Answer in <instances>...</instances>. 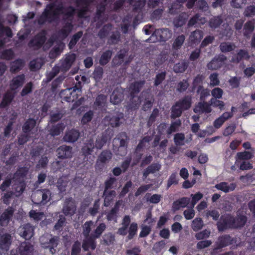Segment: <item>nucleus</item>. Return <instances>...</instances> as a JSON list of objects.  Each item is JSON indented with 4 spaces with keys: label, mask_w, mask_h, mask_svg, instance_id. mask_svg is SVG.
Here are the masks:
<instances>
[{
    "label": "nucleus",
    "mask_w": 255,
    "mask_h": 255,
    "mask_svg": "<svg viewBox=\"0 0 255 255\" xmlns=\"http://www.w3.org/2000/svg\"><path fill=\"white\" fill-rule=\"evenodd\" d=\"M237 157L238 159L239 160H249L253 157V154L250 151H244L238 152Z\"/></svg>",
    "instance_id": "nucleus-63"
},
{
    "label": "nucleus",
    "mask_w": 255,
    "mask_h": 255,
    "mask_svg": "<svg viewBox=\"0 0 255 255\" xmlns=\"http://www.w3.org/2000/svg\"><path fill=\"white\" fill-rule=\"evenodd\" d=\"M223 22L221 16L218 15L211 18L209 21V25L211 28H217Z\"/></svg>",
    "instance_id": "nucleus-53"
},
{
    "label": "nucleus",
    "mask_w": 255,
    "mask_h": 255,
    "mask_svg": "<svg viewBox=\"0 0 255 255\" xmlns=\"http://www.w3.org/2000/svg\"><path fill=\"white\" fill-rule=\"evenodd\" d=\"M113 28L111 23H107L104 25L98 33V36L101 39H105L111 33Z\"/></svg>",
    "instance_id": "nucleus-27"
},
{
    "label": "nucleus",
    "mask_w": 255,
    "mask_h": 255,
    "mask_svg": "<svg viewBox=\"0 0 255 255\" xmlns=\"http://www.w3.org/2000/svg\"><path fill=\"white\" fill-rule=\"evenodd\" d=\"M95 0H75V4L77 7H80L78 10L77 15L79 18L85 17L89 10L90 4Z\"/></svg>",
    "instance_id": "nucleus-9"
},
{
    "label": "nucleus",
    "mask_w": 255,
    "mask_h": 255,
    "mask_svg": "<svg viewBox=\"0 0 255 255\" xmlns=\"http://www.w3.org/2000/svg\"><path fill=\"white\" fill-rule=\"evenodd\" d=\"M79 136L80 132L78 130L75 129H72L71 130L66 132L64 136V139L66 141L74 142L78 139Z\"/></svg>",
    "instance_id": "nucleus-28"
},
{
    "label": "nucleus",
    "mask_w": 255,
    "mask_h": 255,
    "mask_svg": "<svg viewBox=\"0 0 255 255\" xmlns=\"http://www.w3.org/2000/svg\"><path fill=\"white\" fill-rule=\"evenodd\" d=\"M144 80H140L135 81L130 84L129 87L130 102L132 103L131 107L132 108H136L138 107L139 103L138 102L135 103H133L134 99L136 97V95L138 94L145 84Z\"/></svg>",
    "instance_id": "nucleus-4"
},
{
    "label": "nucleus",
    "mask_w": 255,
    "mask_h": 255,
    "mask_svg": "<svg viewBox=\"0 0 255 255\" xmlns=\"http://www.w3.org/2000/svg\"><path fill=\"white\" fill-rule=\"evenodd\" d=\"M161 165L158 163H153L149 165L143 172V178L146 179L149 174H153L159 171Z\"/></svg>",
    "instance_id": "nucleus-29"
},
{
    "label": "nucleus",
    "mask_w": 255,
    "mask_h": 255,
    "mask_svg": "<svg viewBox=\"0 0 255 255\" xmlns=\"http://www.w3.org/2000/svg\"><path fill=\"white\" fill-rule=\"evenodd\" d=\"M237 239L233 238L229 235H224L219 237L217 241L215 243L216 247L213 251H216L223 248L236 243Z\"/></svg>",
    "instance_id": "nucleus-8"
},
{
    "label": "nucleus",
    "mask_w": 255,
    "mask_h": 255,
    "mask_svg": "<svg viewBox=\"0 0 255 255\" xmlns=\"http://www.w3.org/2000/svg\"><path fill=\"white\" fill-rule=\"evenodd\" d=\"M173 140L176 146L184 145L185 144V135L183 133H177L174 134Z\"/></svg>",
    "instance_id": "nucleus-51"
},
{
    "label": "nucleus",
    "mask_w": 255,
    "mask_h": 255,
    "mask_svg": "<svg viewBox=\"0 0 255 255\" xmlns=\"http://www.w3.org/2000/svg\"><path fill=\"white\" fill-rule=\"evenodd\" d=\"M247 222L246 216L239 214L236 217L234 216V229H241L243 228Z\"/></svg>",
    "instance_id": "nucleus-26"
},
{
    "label": "nucleus",
    "mask_w": 255,
    "mask_h": 255,
    "mask_svg": "<svg viewBox=\"0 0 255 255\" xmlns=\"http://www.w3.org/2000/svg\"><path fill=\"white\" fill-rule=\"evenodd\" d=\"M23 66V62L20 59H17L11 64L10 71L11 73H16L21 70Z\"/></svg>",
    "instance_id": "nucleus-49"
},
{
    "label": "nucleus",
    "mask_w": 255,
    "mask_h": 255,
    "mask_svg": "<svg viewBox=\"0 0 255 255\" xmlns=\"http://www.w3.org/2000/svg\"><path fill=\"white\" fill-rule=\"evenodd\" d=\"M37 194L41 196L42 200L40 203L42 204H46L49 202L51 198V193L49 189H42L37 191Z\"/></svg>",
    "instance_id": "nucleus-38"
},
{
    "label": "nucleus",
    "mask_w": 255,
    "mask_h": 255,
    "mask_svg": "<svg viewBox=\"0 0 255 255\" xmlns=\"http://www.w3.org/2000/svg\"><path fill=\"white\" fill-rule=\"evenodd\" d=\"M46 32L43 30L36 34L28 43V46L30 48H33L34 50H39L45 43L46 40Z\"/></svg>",
    "instance_id": "nucleus-6"
},
{
    "label": "nucleus",
    "mask_w": 255,
    "mask_h": 255,
    "mask_svg": "<svg viewBox=\"0 0 255 255\" xmlns=\"http://www.w3.org/2000/svg\"><path fill=\"white\" fill-rule=\"evenodd\" d=\"M83 35V31H79L75 33L72 36L70 42L68 43L69 49L72 50L79 41Z\"/></svg>",
    "instance_id": "nucleus-46"
},
{
    "label": "nucleus",
    "mask_w": 255,
    "mask_h": 255,
    "mask_svg": "<svg viewBox=\"0 0 255 255\" xmlns=\"http://www.w3.org/2000/svg\"><path fill=\"white\" fill-rule=\"evenodd\" d=\"M205 76L203 74H197L193 79L192 82V89H197L200 86H203V81Z\"/></svg>",
    "instance_id": "nucleus-44"
},
{
    "label": "nucleus",
    "mask_w": 255,
    "mask_h": 255,
    "mask_svg": "<svg viewBox=\"0 0 255 255\" xmlns=\"http://www.w3.org/2000/svg\"><path fill=\"white\" fill-rule=\"evenodd\" d=\"M185 39V36L183 34L178 36L175 39L172 47L174 49L178 50L183 45Z\"/></svg>",
    "instance_id": "nucleus-56"
},
{
    "label": "nucleus",
    "mask_w": 255,
    "mask_h": 255,
    "mask_svg": "<svg viewBox=\"0 0 255 255\" xmlns=\"http://www.w3.org/2000/svg\"><path fill=\"white\" fill-rule=\"evenodd\" d=\"M112 157V152L108 150H103L98 156L97 162L100 161L102 163H105L110 160Z\"/></svg>",
    "instance_id": "nucleus-45"
},
{
    "label": "nucleus",
    "mask_w": 255,
    "mask_h": 255,
    "mask_svg": "<svg viewBox=\"0 0 255 255\" xmlns=\"http://www.w3.org/2000/svg\"><path fill=\"white\" fill-rule=\"evenodd\" d=\"M187 19L186 14L182 13L174 19L173 24L176 27H182L186 23Z\"/></svg>",
    "instance_id": "nucleus-42"
},
{
    "label": "nucleus",
    "mask_w": 255,
    "mask_h": 255,
    "mask_svg": "<svg viewBox=\"0 0 255 255\" xmlns=\"http://www.w3.org/2000/svg\"><path fill=\"white\" fill-rule=\"evenodd\" d=\"M85 239L83 241L82 248L85 251H87L91 249L92 250H94L96 248V239L94 235L90 234V236L84 237Z\"/></svg>",
    "instance_id": "nucleus-17"
},
{
    "label": "nucleus",
    "mask_w": 255,
    "mask_h": 255,
    "mask_svg": "<svg viewBox=\"0 0 255 255\" xmlns=\"http://www.w3.org/2000/svg\"><path fill=\"white\" fill-rule=\"evenodd\" d=\"M76 210V206L74 202L72 201V198L67 199L64 204L62 209L63 213L65 216L74 215Z\"/></svg>",
    "instance_id": "nucleus-16"
},
{
    "label": "nucleus",
    "mask_w": 255,
    "mask_h": 255,
    "mask_svg": "<svg viewBox=\"0 0 255 255\" xmlns=\"http://www.w3.org/2000/svg\"><path fill=\"white\" fill-rule=\"evenodd\" d=\"M14 57V52L11 49L3 50L1 52L0 58L7 60H11Z\"/></svg>",
    "instance_id": "nucleus-62"
},
{
    "label": "nucleus",
    "mask_w": 255,
    "mask_h": 255,
    "mask_svg": "<svg viewBox=\"0 0 255 255\" xmlns=\"http://www.w3.org/2000/svg\"><path fill=\"white\" fill-rule=\"evenodd\" d=\"M159 34L160 39L163 41H166L169 39L172 35V31L168 28H162L157 31Z\"/></svg>",
    "instance_id": "nucleus-40"
},
{
    "label": "nucleus",
    "mask_w": 255,
    "mask_h": 255,
    "mask_svg": "<svg viewBox=\"0 0 255 255\" xmlns=\"http://www.w3.org/2000/svg\"><path fill=\"white\" fill-rule=\"evenodd\" d=\"M189 62L186 61H182L176 63L173 67L174 71L176 73H183L188 68Z\"/></svg>",
    "instance_id": "nucleus-43"
},
{
    "label": "nucleus",
    "mask_w": 255,
    "mask_h": 255,
    "mask_svg": "<svg viewBox=\"0 0 255 255\" xmlns=\"http://www.w3.org/2000/svg\"><path fill=\"white\" fill-rule=\"evenodd\" d=\"M56 152L59 158H69L72 156V147L67 145H62L57 148Z\"/></svg>",
    "instance_id": "nucleus-19"
},
{
    "label": "nucleus",
    "mask_w": 255,
    "mask_h": 255,
    "mask_svg": "<svg viewBox=\"0 0 255 255\" xmlns=\"http://www.w3.org/2000/svg\"><path fill=\"white\" fill-rule=\"evenodd\" d=\"M113 55V51L108 49L104 51L101 55L99 59V64L101 66H105L107 64L111 59Z\"/></svg>",
    "instance_id": "nucleus-37"
},
{
    "label": "nucleus",
    "mask_w": 255,
    "mask_h": 255,
    "mask_svg": "<svg viewBox=\"0 0 255 255\" xmlns=\"http://www.w3.org/2000/svg\"><path fill=\"white\" fill-rule=\"evenodd\" d=\"M11 236L8 233H5L0 237V248L7 251L11 244Z\"/></svg>",
    "instance_id": "nucleus-22"
},
{
    "label": "nucleus",
    "mask_w": 255,
    "mask_h": 255,
    "mask_svg": "<svg viewBox=\"0 0 255 255\" xmlns=\"http://www.w3.org/2000/svg\"><path fill=\"white\" fill-rule=\"evenodd\" d=\"M75 9L72 6L64 7L62 4H56L52 2L47 5L42 12L38 23L42 24L45 21L52 22L58 19L60 14H63L66 18H72L75 14Z\"/></svg>",
    "instance_id": "nucleus-1"
},
{
    "label": "nucleus",
    "mask_w": 255,
    "mask_h": 255,
    "mask_svg": "<svg viewBox=\"0 0 255 255\" xmlns=\"http://www.w3.org/2000/svg\"><path fill=\"white\" fill-rule=\"evenodd\" d=\"M15 210L11 206L8 207L0 216V225L5 226L9 223L14 215Z\"/></svg>",
    "instance_id": "nucleus-10"
},
{
    "label": "nucleus",
    "mask_w": 255,
    "mask_h": 255,
    "mask_svg": "<svg viewBox=\"0 0 255 255\" xmlns=\"http://www.w3.org/2000/svg\"><path fill=\"white\" fill-rule=\"evenodd\" d=\"M76 55L75 53L66 55L64 61L62 63V67L66 70H68L76 59Z\"/></svg>",
    "instance_id": "nucleus-36"
},
{
    "label": "nucleus",
    "mask_w": 255,
    "mask_h": 255,
    "mask_svg": "<svg viewBox=\"0 0 255 255\" xmlns=\"http://www.w3.org/2000/svg\"><path fill=\"white\" fill-rule=\"evenodd\" d=\"M146 3V0H138L132 5L133 11L135 12H140L144 7Z\"/></svg>",
    "instance_id": "nucleus-58"
},
{
    "label": "nucleus",
    "mask_w": 255,
    "mask_h": 255,
    "mask_svg": "<svg viewBox=\"0 0 255 255\" xmlns=\"http://www.w3.org/2000/svg\"><path fill=\"white\" fill-rule=\"evenodd\" d=\"M123 118V113L110 114L104 117L103 122L106 125H110L112 128H116L119 127L122 123L121 120Z\"/></svg>",
    "instance_id": "nucleus-7"
},
{
    "label": "nucleus",
    "mask_w": 255,
    "mask_h": 255,
    "mask_svg": "<svg viewBox=\"0 0 255 255\" xmlns=\"http://www.w3.org/2000/svg\"><path fill=\"white\" fill-rule=\"evenodd\" d=\"M94 116V112L91 110H89L83 116L81 123L83 125H85L90 122Z\"/></svg>",
    "instance_id": "nucleus-61"
},
{
    "label": "nucleus",
    "mask_w": 255,
    "mask_h": 255,
    "mask_svg": "<svg viewBox=\"0 0 255 255\" xmlns=\"http://www.w3.org/2000/svg\"><path fill=\"white\" fill-rule=\"evenodd\" d=\"M192 98L187 95L179 99L172 106L171 109L170 117L175 119L181 116L183 112L188 110L191 107Z\"/></svg>",
    "instance_id": "nucleus-2"
},
{
    "label": "nucleus",
    "mask_w": 255,
    "mask_h": 255,
    "mask_svg": "<svg viewBox=\"0 0 255 255\" xmlns=\"http://www.w3.org/2000/svg\"><path fill=\"white\" fill-rule=\"evenodd\" d=\"M73 25L71 22H67L63 27L57 32L59 37L64 39L66 38L73 29Z\"/></svg>",
    "instance_id": "nucleus-25"
},
{
    "label": "nucleus",
    "mask_w": 255,
    "mask_h": 255,
    "mask_svg": "<svg viewBox=\"0 0 255 255\" xmlns=\"http://www.w3.org/2000/svg\"><path fill=\"white\" fill-rule=\"evenodd\" d=\"M124 97V89L122 87H117L111 95L110 100L114 105H117L122 102Z\"/></svg>",
    "instance_id": "nucleus-14"
},
{
    "label": "nucleus",
    "mask_w": 255,
    "mask_h": 255,
    "mask_svg": "<svg viewBox=\"0 0 255 255\" xmlns=\"http://www.w3.org/2000/svg\"><path fill=\"white\" fill-rule=\"evenodd\" d=\"M106 229V225L104 223H100L91 234L94 235V237L98 239L101 237Z\"/></svg>",
    "instance_id": "nucleus-50"
},
{
    "label": "nucleus",
    "mask_w": 255,
    "mask_h": 255,
    "mask_svg": "<svg viewBox=\"0 0 255 255\" xmlns=\"http://www.w3.org/2000/svg\"><path fill=\"white\" fill-rule=\"evenodd\" d=\"M64 128L63 124L58 123L56 125L52 126L49 129V134L53 136L58 135L63 131Z\"/></svg>",
    "instance_id": "nucleus-47"
},
{
    "label": "nucleus",
    "mask_w": 255,
    "mask_h": 255,
    "mask_svg": "<svg viewBox=\"0 0 255 255\" xmlns=\"http://www.w3.org/2000/svg\"><path fill=\"white\" fill-rule=\"evenodd\" d=\"M116 196V191L115 190L104 191L103 196L104 197V205L105 207H109L113 202L114 197Z\"/></svg>",
    "instance_id": "nucleus-35"
},
{
    "label": "nucleus",
    "mask_w": 255,
    "mask_h": 255,
    "mask_svg": "<svg viewBox=\"0 0 255 255\" xmlns=\"http://www.w3.org/2000/svg\"><path fill=\"white\" fill-rule=\"evenodd\" d=\"M36 120L33 118H29L24 123L22 129L25 134L29 133L36 126Z\"/></svg>",
    "instance_id": "nucleus-33"
},
{
    "label": "nucleus",
    "mask_w": 255,
    "mask_h": 255,
    "mask_svg": "<svg viewBox=\"0 0 255 255\" xmlns=\"http://www.w3.org/2000/svg\"><path fill=\"white\" fill-rule=\"evenodd\" d=\"M219 48L222 52L227 53L234 50L236 45L233 43L223 42L220 44Z\"/></svg>",
    "instance_id": "nucleus-41"
},
{
    "label": "nucleus",
    "mask_w": 255,
    "mask_h": 255,
    "mask_svg": "<svg viewBox=\"0 0 255 255\" xmlns=\"http://www.w3.org/2000/svg\"><path fill=\"white\" fill-rule=\"evenodd\" d=\"M111 34L108 37L107 43L109 45H116L121 41V34L119 30L111 31Z\"/></svg>",
    "instance_id": "nucleus-32"
},
{
    "label": "nucleus",
    "mask_w": 255,
    "mask_h": 255,
    "mask_svg": "<svg viewBox=\"0 0 255 255\" xmlns=\"http://www.w3.org/2000/svg\"><path fill=\"white\" fill-rule=\"evenodd\" d=\"M11 174H9L5 178L4 180L3 181L2 184L0 186V189L1 191H5L8 188L12 182V180H13V177H11Z\"/></svg>",
    "instance_id": "nucleus-57"
},
{
    "label": "nucleus",
    "mask_w": 255,
    "mask_h": 255,
    "mask_svg": "<svg viewBox=\"0 0 255 255\" xmlns=\"http://www.w3.org/2000/svg\"><path fill=\"white\" fill-rule=\"evenodd\" d=\"M18 252L20 255H33V246L27 242H23L18 247Z\"/></svg>",
    "instance_id": "nucleus-20"
},
{
    "label": "nucleus",
    "mask_w": 255,
    "mask_h": 255,
    "mask_svg": "<svg viewBox=\"0 0 255 255\" xmlns=\"http://www.w3.org/2000/svg\"><path fill=\"white\" fill-rule=\"evenodd\" d=\"M226 60V57L223 55L216 56L207 65L208 69L215 70L220 68Z\"/></svg>",
    "instance_id": "nucleus-11"
},
{
    "label": "nucleus",
    "mask_w": 255,
    "mask_h": 255,
    "mask_svg": "<svg viewBox=\"0 0 255 255\" xmlns=\"http://www.w3.org/2000/svg\"><path fill=\"white\" fill-rule=\"evenodd\" d=\"M255 25L254 21L252 20L248 21L244 26L243 35L247 38L249 39L251 35L255 30Z\"/></svg>",
    "instance_id": "nucleus-30"
},
{
    "label": "nucleus",
    "mask_w": 255,
    "mask_h": 255,
    "mask_svg": "<svg viewBox=\"0 0 255 255\" xmlns=\"http://www.w3.org/2000/svg\"><path fill=\"white\" fill-rule=\"evenodd\" d=\"M50 238L43 236L40 238V242L42 247L44 249H49L52 254H55L56 248L58 245L59 238L58 236H52L49 235Z\"/></svg>",
    "instance_id": "nucleus-5"
},
{
    "label": "nucleus",
    "mask_w": 255,
    "mask_h": 255,
    "mask_svg": "<svg viewBox=\"0 0 255 255\" xmlns=\"http://www.w3.org/2000/svg\"><path fill=\"white\" fill-rule=\"evenodd\" d=\"M179 179L177 177L176 172L172 173L169 176L167 183V189L169 188L173 184L177 185L178 184Z\"/></svg>",
    "instance_id": "nucleus-64"
},
{
    "label": "nucleus",
    "mask_w": 255,
    "mask_h": 255,
    "mask_svg": "<svg viewBox=\"0 0 255 255\" xmlns=\"http://www.w3.org/2000/svg\"><path fill=\"white\" fill-rule=\"evenodd\" d=\"M94 222L92 221H86L83 225L82 234L84 237L90 236V233L91 231V227L93 225Z\"/></svg>",
    "instance_id": "nucleus-54"
},
{
    "label": "nucleus",
    "mask_w": 255,
    "mask_h": 255,
    "mask_svg": "<svg viewBox=\"0 0 255 255\" xmlns=\"http://www.w3.org/2000/svg\"><path fill=\"white\" fill-rule=\"evenodd\" d=\"M166 76V72L165 71L161 72L157 74L155 77L154 86L155 87H157L161 84L165 80Z\"/></svg>",
    "instance_id": "nucleus-60"
},
{
    "label": "nucleus",
    "mask_w": 255,
    "mask_h": 255,
    "mask_svg": "<svg viewBox=\"0 0 255 255\" xmlns=\"http://www.w3.org/2000/svg\"><path fill=\"white\" fill-rule=\"evenodd\" d=\"M25 79V75L23 74L13 77L9 84L10 90L15 91L18 88L22 87L24 83Z\"/></svg>",
    "instance_id": "nucleus-18"
},
{
    "label": "nucleus",
    "mask_w": 255,
    "mask_h": 255,
    "mask_svg": "<svg viewBox=\"0 0 255 255\" xmlns=\"http://www.w3.org/2000/svg\"><path fill=\"white\" fill-rule=\"evenodd\" d=\"M250 58L251 56L247 50L241 49L233 56L231 61L233 63L238 64L244 60L248 61Z\"/></svg>",
    "instance_id": "nucleus-12"
},
{
    "label": "nucleus",
    "mask_w": 255,
    "mask_h": 255,
    "mask_svg": "<svg viewBox=\"0 0 255 255\" xmlns=\"http://www.w3.org/2000/svg\"><path fill=\"white\" fill-rule=\"evenodd\" d=\"M203 37V32L200 29H196L191 32L189 39L192 44H198Z\"/></svg>",
    "instance_id": "nucleus-31"
},
{
    "label": "nucleus",
    "mask_w": 255,
    "mask_h": 255,
    "mask_svg": "<svg viewBox=\"0 0 255 255\" xmlns=\"http://www.w3.org/2000/svg\"><path fill=\"white\" fill-rule=\"evenodd\" d=\"M181 125V121L180 119H178L174 122H171L170 127L167 130V134H170L172 132L177 130L178 128Z\"/></svg>",
    "instance_id": "nucleus-55"
},
{
    "label": "nucleus",
    "mask_w": 255,
    "mask_h": 255,
    "mask_svg": "<svg viewBox=\"0 0 255 255\" xmlns=\"http://www.w3.org/2000/svg\"><path fill=\"white\" fill-rule=\"evenodd\" d=\"M71 95L70 97H66V102H73L77 100L78 97L81 95L82 93V86L81 82H78V83L73 87L71 88Z\"/></svg>",
    "instance_id": "nucleus-15"
},
{
    "label": "nucleus",
    "mask_w": 255,
    "mask_h": 255,
    "mask_svg": "<svg viewBox=\"0 0 255 255\" xmlns=\"http://www.w3.org/2000/svg\"><path fill=\"white\" fill-rule=\"evenodd\" d=\"M34 234V228L29 223L23 225L20 231V235L25 240L30 239Z\"/></svg>",
    "instance_id": "nucleus-21"
},
{
    "label": "nucleus",
    "mask_w": 255,
    "mask_h": 255,
    "mask_svg": "<svg viewBox=\"0 0 255 255\" xmlns=\"http://www.w3.org/2000/svg\"><path fill=\"white\" fill-rule=\"evenodd\" d=\"M210 92L209 89L204 88L203 86H200L196 90V93L199 95L201 101H205L206 99L210 95Z\"/></svg>",
    "instance_id": "nucleus-48"
},
{
    "label": "nucleus",
    "mask_w": 255,
    "mask_h": 255,
    "mask_svg": "<svg viewBox=\"0 0 255 255\" xmlns=\"http://www.w3.org/2000/svg\"><path fill=\"white\" fill-rule=\"evenodd\" d=\"M119 207V202H117L114 207L107 214V219L108 221L117 220Z\"/></svg>",
    "instance_id": "nucleus-39"
},
{
    "label": "nucleus",
    "mask_w": 255,
    "mask_h": 255,
    "mask_svg": "<svg viewBox=\"0 0 255 255\" xmlns=\"http://www.w3.org/2000/svg\"><path fill=\"white\" fill-rule=\"evenodd\" d=\"M28 172V168L27 167H21L18 168L13 175V179L14 181H20L21 178L23 179Z\"/></svg>",
    "instance_id": "nucleus-34"
},
{
    "label": "nucleus",
    "mask_w": 255,
    "mask_h": 255,
    "mask_svg": "<svg viewBox=\"0 0 255 255\" xmlns=\"http://www.w3.org/2000/svg\"><path fill=\"white\" fill-rule=\"evenodd\" d=\"M234 216L231 214L222 215L217 223V229L219 232L228 229H234Z\"/></svg>",
    "instance_id": "nucleus-3"
},
{
    "label": "nucleus",
    "mask_w": 255,
    "mask_h": 255,
    "mask_svg": "<svg viewBox=\"0 0 255 255\" xmlns=\"http://www.w3.org/2000/svg\"><path fill=\"white\" fill-rule=\"evenodd\" d=\"M14 93L7 91L3 96L2 100L0 103V108L4 109L9 106L14 98Z\"/></svg>",
    "instance_id": "nucleus-23"
},
{
    "label": "nucleus",
    "mask_w": 255,
    "mask_h": 255,
    "mask_svg": "<svg viewBox=\"0 0 255 255\" xmlns=\"http://www.w3.org/2000/svg\"><path fill=\"white\" fill-rule=\"evenodd\" d=\"M193 111L196 114H209L212 112V108L210 103L200 101L195 105Z\"/></svg>",
    "instance_id": "nucleus-13"
},
{
    "label": "nucleus",
    "mask_w": 255,
    "mask_h": 255,
    "mask_svg": "<svg viewBox=\"0 0 255 255\" xmlns=\"http://www.w3.org/2000/svg\"><path fill=\"white\" fill-rule=\"evenodd\" d=\"M203 226V222L201 218H196L193 220L192 223V228L193 231L197 232L201 230Z\"/></svg>",
    "instance_id": "nucleus-59"
},
{
    "label": "nucleus",
    "mask_w": 255,
    "mask_h": 255,
    "mask_svg": "<svg viewBox=\"0 0 255 255\" xmlns=\"http://www.w3.org/2000/svg\"><path fill=\"white\" fill-rule=\"evenodd\" d=\"M220 99L211 98L209 101L211 106H213L214 108H218L221 111L224 110L225 109V103L219 100Z\"/></svg>",
    "instance_id": "nucleus-52"
},
{
    "label": "nucleus",
    "mask_w": 255,
    "mask_h": 255,
    "mask_svg": "<svg viewBox=\"0 0 255 255\" xmlns=\"http://www.w3.org/2000/svg\"><path fill=\"white\" fill-rule=\"evenodd\" d=\"M190 201L188 197H182L174 201L172 204V209L174 211L179 210L180 208H185L189 204Z\"/></svg>",
    "instance_id": "nucleus-24"
}]
</instances>
